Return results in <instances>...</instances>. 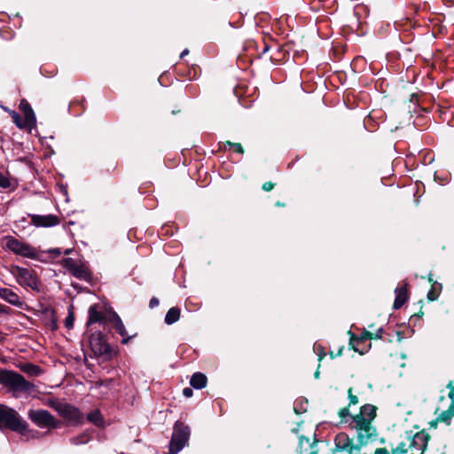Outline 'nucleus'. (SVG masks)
<instances>
[{"label": "nucleus", "mask_w": 454, "mask_h": 454, "mask_svg": "<svg viewBox=\"0 0 454 454\" xmlns=\"http://www.w3.org/2000/svg\"><path fill=\"white\" fill-rule=\"evenodd\" d=\"M308 401L305 399H298L294 402V411L297 414H301L307 411Z\"/></svg>", "instance_id": "bb28decb"}, {"label": "nucleus", "mask_w": 454, "mask_h": 454, "mask_svg": "<svg viewBox=\"0 0 454 454\" xmlns=\"http://www.w3.org/2000/svg\"><path fill=\"white\" fill-rule=\"evenodd\" d=\"M9 114L12 121L19 129H27L26 120L23 121L20 115L16 111L11 110Z\"/></svg>", "instance_id": "393cba45"}, {"label": "nucleus", "mask_w": 454, "mask_h": 454, "mask_svg": "<svg viewBox=\"0 0 454 454\" xmlns=\"http://www.w3.org/2000/svg\"><path fill=\"white\" fill-rule=\"evenodd\" d=\"M27 418L40 428H59L61 425L47 410H29Z\"/></svg>", "instance_id": "423d86ee"}, {"label": "nucleus", "mask_w": 454, "mask_h": 454, "mask_svg": "<svg viewBox=\"0 0 454 454\" xmlns=\"http://www.w3.org/2000/svg\"><path fill=\"white\" fill-rule=\"evenodd\" d=\"M71 273L73 276L79 279L89 280L90 278V270L82 263H78Z\"/></svg>", "instance_id": "4be33fe9"}, {"label": "nucleus", "mask_w": 454, "mask_h": 454, "mask_svg": "<svg viewBox=\"0 0 454 454\" xmlns=\"http://www.w3.org/2000/svg\"><path fill=\"white\" fill-rule=\"evenodd\" d=\"M376 416V407L372 404H365L361 407L360 413L353 417L351 423H362L372 425V421Z\"/></svg>", "instance_id": "f8f14e48"}, {"label": "nucleus", "mask_w": 454, "mask_h": 454, "mask_svg": "<svg viewBox=\"0 0 454 454\" xmlns=\"http://www.w3.org/2000/svg\"><path fill=\"white\" fill-rule=\"evenodd\" d=\"M180 317V309L176 307L170 308L166 316H165V323L167 325H172L176 323Z\"/></svg>", "instance_id": "5701e85b"}, {"label": "nucleus", "mask_w": 454, "mask_h": 454, "mask_svg": "<svg viewBox=\"0 0 454 454\" xmlns=\"http://www.w3.org/2000/svg\"><path fill=\"white\" fill-rule=\"evenodd\" d=\"M448 396L451 400V403H454V388L450 391Z\"/></svg>", "instance_id": "de8ad7c7"}, {"label": "nucleus", "mask_w": 454, "mask_h": 454, "mask_svg": "<svg viewBox=\"0 0 454 454\" xmlns=\"http://www.w3.org/2000/svg\"><path fill=\"white\" fill-rule=\"evenodd\" d=\"M159 305V300L155 297L152 298L149 302L150 308H155Z\"/></svg>", "instance_id": "a19ab883"}, {"label": "nucleus", "mask_w": 454, "mask_h": 454, "mask_svg": "<svg viewBox=\"0 0 454 454\" xmlns=\"http://www.w3.org/2000/svg\"><path fill=\"white\" fill-rule=\"evenodd\" d=\"M190 436V428L183 423L176 422L174 426L169 442L168 454H177L186 444Z\"/></svg>", "instance_id": "39448f33"}, {"label": "nucleus", "mask_w": 454, "mask_h": 454, "mask_svg": "<svg viewBox=\"0 0 454 454\" xmlns=\"http://www.w3.org/2000/svg\"><path fill=\"white\" fill-rule=\"evenodd\" d=\"M74 317L73 312H69L67 317L65 318V326L67 329H71L74 326Z\"/></svg>", "instance_id": "473e14b6"}, {"label": "nucleus", "mask_w": 454, "mask_h": 454, "mask_svg": "<svg viewBox=\"0 0 454 454\" xmlns=\"http://www.w3.org/2000/svg\"><path fill=\"white\" fill-rule=\"evenodd\" d=\"M11 309L0 303V316L1 315H8L10 313Z\"/></svg>", "instance_id": "4c0bfd02"}, {"label": "nucleus", "mask_w": 454, "mask_h": 454, "mask_svg": "<svg viewBox=\"0 0 454 454\" xmlns=\"http://www.w3.org/2000/svg\"><path fill=\"white\" fill-rule=\"evenodd\" d=\"M0 384L17 392L31 393L35 388V386L26 380L21 374L6 370L0 371Z\"/></svg>", "instance_id": "f03ea898"}, {"label": "nucleus", "mask_w": 454, "mask_h": 454, "mask_svg": "<svg viewBox=\"0 0 454 454\" xmlns=\"http://www.w3.org/2000/svg\"><path fill=\"white\" fill-rule=\"evenodd\" d=\"M428 280H429V282H432V281H433V278H431V275H429V277H428Z\"/></svg>", "instance_id": "5fc2aeb1"}, {"label": "nucleus", "mask_w": 454, "mask_h": 454, "mask_svg": "<svg viewBox=\"0 0 454 454\" xmlns=\"http://www.w3.org/2000/svg\"><path fill=\"white\" fill-rule=\"evenodd\" d=\"M183 395L187 398L192 397L193 395V390L191 387H184L183 389Z\"/></svg>", "instance_id": "e433bc0d"}, {"label": "nucleus", "mask_w": 454, "mask_h": 454, "mask_svg": "<svg viewBox=\"0 0 454 454\" xmlns=\"http://www.w3.org/2000/svg\"><path fill=\"white\" fill-rule=\"evenodd\" d=\"M297 452L298 454H317L314 443H310L309 438L303 436L300 437Z\"/></svg>", "instance_id": "6ab92c4d"}, {"label": "nucleus", "mask_w": 454, "mask_h": 454, "mask_svg": "<svg viewBox=\"0 0 454 454\" xmlns=\"http://www.w3.org/2000/svg\"><path fill=\"white\" fill-rule=\"evenodd\" d=\"M10 186V181L9 179L0 172V187L1 188H7Z\"/></svg>", "instance_id": "f704fd0d"}, {"label": "nucleus", "mask_w": 454, "mask_h": 454, "mask_svg": "<svg viewBox=\"0 0 454 454\" xmlns=\"http://www.w3.org/2000/svg\"><path fill=\"white\" fill-rule=\"evenodd\" d=\"M382 333H383V328L382 327L379 328L375 333V338L381 339Z\"/></svg>", "instance_id": "49530a36"}, {"label": "nucleus", "mask_w": 454, "mask_h": 454, "mask_svg": "<svg viewBox=\"0 0 454 454\" xmlns=\"http://www.w3.org/2000/svg\"><path fill=\"white\" fill-rule=\"evenodd\" d=\"M0 298L5 301L6 302L10 303L12 306L21 308L24 304L21 298L13 292L12 289L9 288H0Z\"/></svg>", "instance_id": "dca6fc26"}, {"label": "nucleus", "mask_w": 454, "mask_h": 454, "mask_svg": "<svg viewBox=\"0 0 454 454\" xmlns=\"http://www.w3.org/2000/svg\"><path fill=\"white\" fill-rule=\"evenodd\" d=\"M4 246L6 249L17 255L28 259H37L38 257L35 247L27 243L22 242L12 236H7L4 238Z\"/></svg>", "instance_id": "7ed1b4c3"}, {"label": "nucleus", "mask_w": 454, "mask_h": 454, "mask_svg": "<svg viewBox=\"0 0 454 454\" xmlns=\"http://www.w3.org/2000/svg\"><path fill=\"white\" fill-rule=\"evenodd\" d=\"M351 426L356 430L358 442L357 445H359L360 448L376 440V429L372 425L351 423Z\"/></svg>", "instance_id": "1a4fd4ad"}, {"label": "nucleus", "mask_w": 454, "mask_h": 454, "mask_svg": "<svg viewBox=\"0 0 454 454\" xmlns=\"http://www.w3.org/2000/svg\"><path fill=\"white\" fill-rule=\"evenodd\" d=\"M335 448L338 450H346L348 454H360V446L353 444L345 433L338 434L334 438Z\"/></svg>", "instance_id": "9b49d317"}, {"label": "nucleus", "mask_w": 454, "mask_h": 454, "mask_svg": "<svg viewBox=\"0 0 454 454\" xmlns=\"http://www.w3.org/2000/svg\"><path fill=\"white\" fill-rule=\"evenodd\" d=\"M21 370L31 375H39L42 370L39 366L27 363L21 366Z\"/></svg>", "instance_id": "a878e982"}, {"label": "nucleus", "mask_w": 454, "mask_h": 454, "mask_svg": "<svg viewBox=\"0 0 454 454\" xmlns=\"http://www.w3.org/2000/svg\"><path fill=\"white\" fill-rule=\"evenodd\" d=\"M90 345L91 351L96 356H105L110 358L113 355L111 346L106 343L104 336L100 333H95L90 335Z\"/></svg>", "instance_id": "6e6552de"}, {"label": "nucleus", "mask_w": 454, "mask_h": 454, "mask_svg": "<svg viewBox=\"0 0 454 454\" xmlns=\"http://www.w3.org/2000/svg\"><path fill=\"white\" fill-rule=\"evenodd\" d=\"M314 352L317 355L318 361H321L325 356V353L323 348L317 344L314 345Z\"/></svg>", "instance_id": "72a5a7b5"}, {"label": "nucleus", "mask_w": 454, "mask_h": 454, "mask_svg": "<svg viewBox=\"0 0 454 454\" xmlns=\"http://www.w3.org/2000/svg\"><path fill=\"white\" fill-rule=\"evenodd\" d=\"M268 50H269V47L265 46L264 49H263V52H266Z\"/></svg>", "instance_id": "864d4df0"}, {"label": "nucleus", "mask_w": 454, "mask_h": 454, "mask_svg": "<svg viewBox=\"0 0 454 454\" xmlns=\"http://www.w3.org/2000/svg\"><path fill=\"white\" fill-rule=\"evenodd\" d=\"M339 415L340 418H345L349 415V411L348 408H343L340 411Z\"/></svg>", "instance_id": "79ce46f5"}, {"label": "nucleus", "mask_w": 454, "mask_h": 454, "mask_svg": "<svg viewBox=\"0 0 454 454\" xmlns=\"http://www.w3.org/2000/svg\"><path fill=\"white\" fill-rule=\"evenodd\" d=\"M276 205H277V206H278V207L283 206V204H281L280 202H277V204H276Z\"/></svg>", "instance_id": "4d7b16f0"}, {"label": "nucleus", "mask_w": 454, "mask_h": 454, "mask_svg": "<svg viewBox=\"0 0 454 454\" xmlns=\"http://www.w3.org/2000/svg\"><path fill=\"white\" fill-rule=\"evenodd\" d=\"M207 377L201 372H195L192 374L190 384L196 389H201L207 385Z\"/></svg>", "instance_id": "412c9836"}, {"label": "nucleus", "mask_w": 454, "mask_h": 454, "mask_svg": "<svg viewBox=\"0 0 454 454\" xmlns=\"http://www.w3.org/2000/svg\"><path fill=\"white\" fill-rule=\"evenodd\" d=\"M87 419L97 427L104 425L103 417L98 410H94L87 415Z\"/></svg>", "instance_id": "b1692460"}, {"label": "nucleus", "mask_w": 454, "mask_h": 454, "mask_svg": "<svg viewBox=\"0 0 454 454\" xmlns=\"http://www.w3.org/2000/svg\"><path fill=\"white\" fill-rule=\"evenodd\" d=\"M273 187H274V184L270 182H267V183L263 184V185H262V189L266 192L272 190Z\"/></svg>", "instance_id": "ea45409f"}, {"label": "nucleus", "mask_w": 454, "mask_h": 454, "mask_svg": "<svg viewBox=\"0 0 454 454\" xmlns=\"http://www.w3.org/2000/svg\"><path fill=\"white\" fill-rule=\"evenodd\" d=\"M348 399H349V404H356L358 403V398L357 396L352 395V389H348Z\"/></svg>", "instance_id": "c9c22d12"}, {"label": "nucleus", "mask_w": 454, "mask_h": 454, "mask_svg": "<svg viewBox=\"0 0 454 454\" xmlns=\"http://www.w3.org/2000/svg\"><path fill=\"white\" fill-rule=\"evenodd\" d=\"M229 147L230 149H232L233 151L239 153H243V148L241 146L240 144L239 143H231V142H226V144L224 145V148L226 147Z\"/></svg>", "instance_id": "2f4dec72"}, {"label": "nucleus", "mask_w": 454, "mask_h": 454, "mask_svg": "<svg viewBox=\"0 0 454 454\" xmlns=\"http://www.w3.org/2000/svg\"><path fill=\"white\" fill-rule=\"evenodd\" d=\"M372 333L364 330V333H363V336L361 338V340H364V339H372Z\"/></svg>", "instance_id": "37998d69"}, {"label": "nucleus", "mask_w": 454, "mask_h": 454, "mask_svg": "<svg viewBox=\"0 0 454 454\" xmlns=\"http://www.w3.org/2000/svg\"><path fill=\"white\" fill-rule=\"evenodd\" d=\"M434 286H433V288L427 294V298L430 301H434L437 298V295L434 294Z\"/></svg>", "instance_id": "58836bf2"}, {"label": "nucleus", "mask_w": 454, "mask_h": 454, "mask_svg": "<svg viewBox=\"0 0 454 454\" xmlns=\"http://www.w3.org/2000/svg\"><path fill=\"white\" fill-rule=\"evenodd\" d=\"M65 253L67 254H69V253H70V250H69V249H67V250L65 251Z\"/></svg>", "instance_id": "13d9d810"}, {"label": "nucleus", "mask_w": 454, "mask_h": 454, "mask_svg": "<svg viewBox=\"0 0 454 454\" xmlns=\"http://www.w3.org/2000/svg\"><path fill=\"white\" fill-rule=\"evenodd\" d=\"M12 274L16 278L20 286L39 291L38 278L35 274L28 269L13 266Z\"/></svg>", "instance_id": "0eeeda50"}, {"label": "nucleus", "mask_w": 454, "mask_h": 454, "mask_svg": "<svg viewBox=\"0 0 454 454\" xmlns=\"http://www.w3.org/2000/svg\"><path fill=\"white\" fill-rule=\"evenodd\" d=\"M32 223L36 227H52L59 224L58 216L54 215H31Z\"/></svg>", "instance_id": "4468645a"}, {"label": "nucleus", "mask_w": 454, "mask_h": 454, "mask_svg": "<svg viewBox=\"0 0 454 454\" xmlns=\"http://www.w3.org/2000/svg\"><path fill=\"white\" fill-rule=\"evenodd\" d=\"M447 387L450 389V391H451V389H452V388H454L453 382H452V381H450V382L447 384Z\"/></svg>", "instance_id": "3c124183"}, {"label": "nucleus", "mask_w": 454, "mask_h": 454, "mask_svg": "<svg viewBox=\"0 0 454 454\" xmlns=\"http://www.w3.org/2000/svg\"><path fill=\"white\" fill-rule=\"evenodd\" d=\"M395 299L393 307L395 309H398L407 301L406 284H404L403 286L396 287L395 289Z\"/></svg>", "instance_id": "a211bd4d"}, {"label": "nucleus", "mask_w": 454, "mask_h": 454, "mask_svg": "<svg viewBox=\"0 0 454 454\" xmlns=\"http://www.w3.org/2000/svg\"><path fill=\"white\" fill-rule=\"evenodd\" d=\"M50 252L54 254H56V255H59L60 254V250L59 248L52 249Z\"/></svg>", "instance_id": "8fccbe9b"}, {"label": "nucleus", "mask_w": 454, "mask_h": 454, "mask_svg": "<svg viewBox=\"0 0 454 454\" xmlns=\"http://www.w3.org/2000/svg\"><path fill=\"white\" fill-rule=\"evenodd\" d=\"M410 450L409 442H402L398 444V446L393 450L392 454H407Z\"/></svg>", "instance_id": "7c9ffc66"}, {"label": "nucleus", "mask_w": 454, "mask_h": 454, "mask_svg": "<svg viewBox=\"0 0 454 454\" xmlns=\"http://www.w3.org/2000/svg\"><path fill=\"white\" fill-rule=\"evenodd\" d=\"M189 53V50L188 49H184L181 54H180V58H184V56H186L187 54Z\"/></svg>", "instance_id": "09e8293b"}, {"label": "nucleus", "mask_w": 454, "mask_h": 454, "mask_svg": "<svg viewBox=\"0 0 454 454\" xmlns=\"http://www.w3.org/2000/svg\"><path fill=\"white\" fill-rule=\"evenodd\" d=\"M314 376H315L316 379L319 378V371L318 370L316 371Z\"/></svg>", "instance_id": "603ef678"}, {"label": "nucleus", "mask_w": 454, "mask_h": 454, "mask_svg": "<svg viewBox=\"0 0 454 454\" xmlns=\"http://www.w3.org/2000/svg\"><path fill=\"white\" fill-rule=\"evenodd\" d=\"M20 109L23 112L26 119L27 129L30 132L36 126V117L31 106L26 99H21L20 103Z\"/></svg>", "instance_id": "ddd939ff"}, {"label": "nucleus", "mask_w": 454, "mask_h": 454, "mask_svg": "<svg viewBox=\"0 0 454 454\" xmlns=\"http://www.w3.org/2000/svg\"><path fill=\"white\" fill-rule=\"evenodd\" d=\"M51 407H52L59 416L67 419L70 425L78 426L83 423V414L78 408L71 404L59 402H51Z\"/></svg>", "instance_id": "20e7f679"}, {"label": "nucleus", "mask_w": 454, "mask_h": 454, "mask_svg": "<svg viewBox=\"0 0 454 454\" xmlns=\"http://www.w3.org/2000/svg\"><path fill=\"white\" fill-rule=\"evenodd\" d=\"M454 417V403H450L446 411H441L436 417V423L442 422L447 426L450 425L452 418Z\"/></svg>", "instance_id": "aec40b11"}, {"label": "nucleus", "mask_w": 454, "mask_h": 454, "mask_svg": "<svg viewBox=\"0 0 454 454\" xmlns=\"http://www.w3.org/2000/svg\"><path fill=\"white\" fill-rule=\"evenodd\" d=\"M109 321L114 324L115 331L122 337L121 343L127 344L133 336H127V331L119 315L113 311L109 316Z\"/></svg>", "instance_id": "2eb2a0df"}, {"label": "nucleus", "mask_w": 454, "mask_h": 454, "mask_svg": "<svg viewBox=\"0 0 454 454\" xmlns=\"http://www.w3.org/2000/svg\"><path fill=\"white\" fill-rule=\"evenodd\" d=\"M441 180L447 183V178L443 179V177H441Z\"/></svg>", "instance_id": "6e6d98bb"}, {"label": "nucleus", "mask_w": 454, "mask_h": 454, "mask_svg": "<svg viewBox=\"0 0 454 454\" xmlns=\"http://www.w3.org/2000/svg\"><path fill=\"white\" fill-rule=\"evenodd\" d=\"M428 440L429 436L424 431L416 433L412 437H408L411 454H417V452L423 454L427 447Z\"/></svg>", "instance_id": "9d476101"}, {"label": "nucleus", "mask_w": 454, "mask_h": 454, "mask_svg": "<svg viewBox=\"0 0 454 454\" xmlns=\"http://www.w3.org/2000/svg\"><path fill=\"white\" fill-rule=\"evenodd\" d=\"M374 454H388L385 448H379L374 451Z\"/></svg>", "instance_id": "c03bdc74"}, {"label": "nucleus", "mask_w": 454, "mask_h": 454, "mask_svg": "<svg viewBox=\"0 0 454 454\" xmlns=\"http://www.w3.org/2000/svg\"><path fill=\"white\" fill-rule=\"evenodd\" d=\"M90 440V436L88 434L84 433V434H82L81 435L72 437L70 439V442L74 445H80V444L87 443Z\"/></svg>", "instance_id": "cd10ccee"}, {"label": "nucleus", "mask_w": 454, "mask_h": 454, "mask_svg": "<svg viewBox=\"0 0 454 454\" xmlns=\"http://www.w3.org/2000/svg\"><path fill=\"white\" fill-rule=\"evenodd\" d=\"M78 262H76L73 258L67 257L62 260V266L67 270L69 272H72L75 266H77Z\"/></svg>", "instance_id": "c756f323"}, {"label": "nucleus", "mask_w": 454, "mask_h": 454, "mask_svg": "<svg viewBox=\"0 0 454 454\" xmlns=\"http://www.w3.org/2000/svg\"><path fill=\"white\" fill-rule=\"evenodd\" d=\"M0 424L12 431L28 438L38 437L39 432L28 428V424L20 419L18 412L5 405L0 404Z\"/></svg>", "instance_id": "f257e3e1"}, {"label": "nucleus", "mask_w": 454, "mask_h": 454, "mask_svg": "<svg viewBox=\"0 0 454 454\" xmlns=\"http://www.w3.org/2000/svg\"><path fill=\"white\" fill-rule=\"evenodd\" d=\"M355 341H359V339H356V338L352 334V336H351V338H350V344H351V345H354V342H355ZM353 348H354V350H355V351L358 352V349H357L356 348H355V346H353Z\"/></svg>", "instance_id": "a18cd8bd"}, {"label": "nucleus", "mask_w": 454, "mask_h": 454, "mask_svg": "<svg viewBox=\"0 0 454 454\" xmlns=\"http://www.w3.org/2000/svg\"><path fill=\"white\" fill-rule=\"evenodd\" d=\"M89 318L87 322V325H90L95 323H103L105 320V316L101 311L98 310V305L94 304L89 308Z\"/></svg>", "instance_id": "f3484780"}, {"label": "nucleus", "mask_w": 454, "mask_h": 454, "mask_svg": "<svg viewBox=\"0 0 454 454\" xmlns=\"http://www.w3.org/2000/svg\"><path fill=\"white\" fill-rule=\"evenodd\" d=\"M78 262H76L73 258L67 257L62 260V266L67 270L69 272H72L75 266H77Z\"/></svg>", "instance_id": "c85d7f7f"}]
</instances>
